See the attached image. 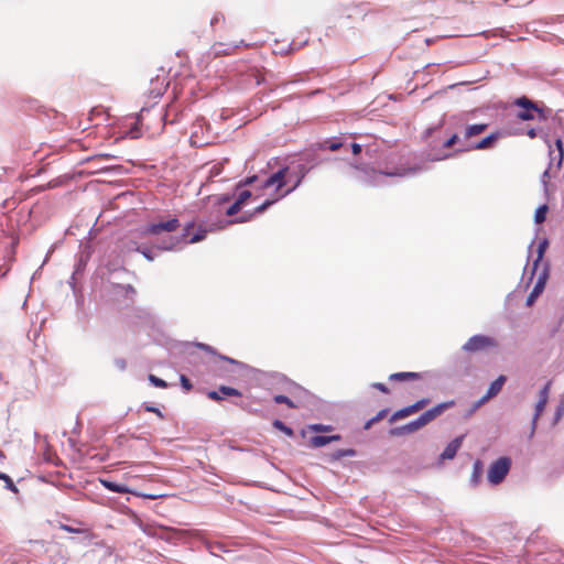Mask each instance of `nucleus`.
Instances as JSON below:
<instances>
[{
    "instance_id": "10",
    "label": "nucleus",
    "mask_w": 564,
    "mask_h": 564,
    "mask_svg": "<svg viewBox=\"0 0 564 564\" xmlns=\"http://www.w3.org/2000/svg\"><path fill=\"white\" fill-rule=\"evenodd\" d=\"M241 395H242V393L240 390L232 388V387H228V386H220L218 388V390H210L207 392V397L210 400L217 401V402L225 400L226 397L240 398Z\"/></svg>"
},
{
    "instance_id": "1",
    "label": "nucleus",
    "mask_w": 564,
    "mask_h": 564,
    "mask_svg": "<svg viewBox=\"0 0 564 564\" xmlns=\"http://www.w3.org/2000/svg\"><path fill=\"white\" fill-rule=\"evenodd\" d=\"M254 216L253 213H245L241 216L237 217L235 220H227L225 218H220L215 224L203 223L199 225L197 231L188 238L191 229L194 227L193 223H188L183 232L178 236H169L163 238L160 243L156 246V249L160 251H172L177 249L183 243H196L205 239L208 231H216L224 229L227 225L234 223H247L252 219Z\"/></svg>"
},
{
    "instance_id": "11",
    "label": "nucleus",
    "mask_w": 564,
    "mask_h": 564,
    "mask_svg": "<svg viewBox=\"0 0 564 564\" xmlns=\"http://www.w3.org/2000/svg\"><path fill=\"white\" fill-rule=\"evenodd\" d=\"M547 267L544 268V270L540 273L538 281L535 282V285L533 286L532 291L527 297L525 304L528 306H531L538 296L543 292L547 279Z\"/></svg>"
},
{
    "instance_id": "14",
    "label": "nucleus",
    "mask_w": 564,
    "mask_h": 564,
    "mask_svg": "<svg viewBox=\"0 0 564 564\" xmlns=\"http://www.w3.org/2000/svg\"><path fill=\"white\" fill-rule=\"evenodd\" d=\"M453 405H454V401L443 402V403H440V404L429 409L427 411H425L422 414L425 417V420L427 421V423H430L431 421L436 419L438 415H441L446 409H448Z\"/></svg>"
},
{
    "instance_id": "27",
    "label": "nucleus",
    "mask_w": 564,
    "mask_h": 564,
    "mask_svg": "<svg viewBox=\"0 0 564 564\" xmlns=\"http://www.w3.org/2000/svg\"><path fill=\"white\" fill-rule=\"evenodd\" d=\"M547 210H549V206L546 204H543L535 209V213H534L535 224H542L543 221H545Z\"/></svg>"
},
{
    "instance_id": "51",
    "label": "nucleus",
    "mask_w": 564,
    "mask_h": 564,
    "mask_svg": "<svg viewBox=\"0 0 564 564\" xmlns=\"http://www.w3.org/2000/svg\"><path fill=\"white\" fill-rule=\"evenodd\" d=\"M344 457H355L357 456V451L354 448H343Z\"/></svg>"
},
{
    "instance_id": "35",
    "label": "nucleus",
    "mask_w": 564,
    "mask_h": 564,
    "mask_svg": "<svg viewBox=\"0 0 564 564\" xmlns=\"http://www.w3.org/2000/svg\"><path fill=\"white\" fill-rule=\"evenodd\" d=\"M273 400L276 404H285L290 409L296 408V404L289 397H286L284 394H276V395H274Z\"/></svg>"
},
{
    "instance_id": "25",
    "label": "nucleus",
    "mask_w": 564,
    "mask_h": 564,
    "mask_svg": "<svg viewBox=\"0 0 564 564\" xmlns=\"http://www.w3.org/2000/svg\"><path fill=\"white\" fill-rule=\"evenodd\" d=\"M345 144L340 142L339 140H326L323 143L319 144V148L323 150H328L332 152H335L343 148Z\"/></svg>"
},
{
    "instance_id": "22",
    "label": "nucleus",
    "mask_w": 564,
    "mask_h": 564,
    "mask_svg": "<svg viewBox=\"0 0 564 564\" xmlns=\"http://www.w3.org/2000/svg\"><path fill=\"white\" fill-rule=\"evenodd\" d=\"M421 378V375L419 372H412V371H402V372H394L390 375L389 379L392 381H408V380H417Z\"/></svg>"
},
{
    "instance_id": "23",
    "label": "nucleus",
    "mask_w": 564,
    "mask_h": 564,
    "mask_svg": "<svg viewBox=\"0 0 564 564\" xmlns=\"http://www.w3.org/2000/svg\"><path fill=\"white\" fill-rule=\"evenodd\" d=\"M547 247H549V240L546 238L542 239L539 242L538 250H536V259L533 262L532 275L534 274L535 270L538 269L539 263L542 261Z\"/></svg>"
},
{
    "instance_id": "45",
    "label": "nucleus",
    "mask_w": 564,
    "mask_h": 564,
    "mask_svg": "<svg viewBox=\"0 0 564 564\" xmlns=\"http://www.w3.org/2000/svg\"><path fill=\"white\" fill-rule=\"evenodd\" d=\"M257 178H258L257 175L248 176L243 181H240L237 184V188H240V187L247 186V185H251L257 181Z\"/></svg>"
},
{
    "instance_id": "12",
    "label": "nucleus",
    "mask_w": 564,
    "mask_h": 564,
    "mask_svg": "<svg viewBox=\"0 0 564 564\" xmlns=\"http://www.w3.org/2000/svg\"><path fill=\"white\" fill-rule=\"evenodd\" d=\"M464 438H465V435H459V436H456L454 440H452L446 445L444 451L441 453L438 460L444 462V460L453 459L456 456L458 449L462 447Z\"/></svg>"
},
{
    "instance_id": "46",
    "label": "nucleus",
    "mask_w": 564,
    "mask_h": 564,
    "mask_svg": "<svg viewBox=\"0 0 564 564\" xmlns=\"http://www.w3.org/2000/svg\"><path fill=\"white\" fill-rule=\"evenodd\" d=\"M219 358H220L221 360H225V361H227V362H229V364H231V365H235V366H237V367H243V366H245L242 362H240V361H238V360H236V359H234V358H230V357H228V356L219 355Z\"/></svg>"
},
{
    "instance_id": "7",
    "label": "nucleus",
    "mask_w": 564,
    "mask_h": 564,
    "mask_svg": "<svg viewBox=\"0 0 564 564\" xmlns=\"http://www.w3.org/2000/svg\"><path fill=\"white\" fill-rule=\"evenodd\" d=\"M555 147L557 150V154H556V156H553V151L550 150L551 162H550L549 167L544 171L542 178H541V182L543 183L545 188L547 186L546 178H550L554 175L553 162L556 161V170H560L562 166V163H563V159H564V148H563V141L561 138H557L555 140Z\"/></svg>"
},
{
    "instance_id": "44",
    "label": "nucleus",
    "mask_w": 564,
    "mask_h": 564,
    "mask_svg": "<svg viewBox=\"0 0 564 564\" xmlns=\"http://www.w3.org/2000/svg\"><path fill=\"white\" fill-rule=\"evenodd\" d=\"M550 382H547L541 390H540V393H539V400H543L545 403H547V398H549V389H550Z\"/></svg>"
},
{
    "instance_id": "60",
    "label": "nucleus",
    "mask_w": 564,
    "mask_h": 564,
    "mask_svg": "<svg viewBox=\"0 0 564 564\" xmlns=\"http://www.w3.org/2000/svg\"><path fill=\"white\" fill-rule=\"evenodd\" d=\"M62 528H63L65 531H68V532H76V530H75V529H73V528H72V527H69V525H63Z\"/></svg>"
},
{
    "instance_id": "20",
    "label": "nucleus",
    "mask_w": 564,
    "mask_h": 564,
    "mask_svg": "<svg viewBox=\"0 0 564 564\" xmlns=\"http://www.w3.org/2000/svg\"><path fill=\"white\" fill-rule=\"evenodd\" d=\"M113 293L132 300L137 291L131 284H113Z\"/></svg>"
},
{
    "instance_id": "58",
    "label": "nucleus",
    "mask_w": 564,
    "mask_h": 564,
    "mask_svg": "<svg viewBox=\"0 0 564 564\" xmlns=\"http://www.w3.org/2000/svg\"><path fill=\"white\" fill-rule=\"evenodd\" d=\"M477 410L471 405L470 409L466 412L465 417H470Z\"/></svg>"
},
{
    "instance_id": "54",
    "label": "nucleus",
    "mask_w": 564,
    "mask_h": 564,
    "mask_svg": "<svg viewBox=\"0 0 564 564\" xmlns=\"http://www.w3.org/2000/svg\"><path fill=\"white\" fill-rule=\"evenodd\" d=\"M489 400H485V395H482L479 400L473 403V406L478 410L481 405H484Z\"/></svg>"
},
{
    "instance_id": "50",
    "label": "nucleus",
    "mask_w": 564,
    "mask_h": 564,
    "mask_svg": "<svg viewBox=\"0 0 564 564\" xmlns=\"http://www.w3.org/2000/svg\"><path fill=\"white\" fill-rule=\"evenodd\" d=\"M196 346L207 352H210V354H216L215 349L207 345V344H203V343H197Z\"/></svg>"
},
{
    "instance_id": "33",
    "label": "nucleus",
    "mask_w": 564,
    "mask_h": 564,
    "mask_svg": "<svg viewBox=\"0 0 564 564\" xmlns=\"http://www.w3.org/2000/svg\"><path fill=\"white\" fill-rule=\"evenodd\" d=\"M464 143V138L460 139L457 133H454L443 143V148L448 149L455 144H459V148H463Z\"/></svg>"
},
{
    "instance_id": "40",
    "label": "nucleus",
    "mask_w": 564,
    "mask_h": 564,
    "mask_svg": "<svg viewBox=\"0 0 564 564\" xmlns=\"http://www.w3.org/2000/svg\"><path fill=\"white\" fill-rule=\"evenodd\" d=\"M180 382L185 391H191L193 389L192 381L185 375H181Z\"/></svg>"
},
{
    "instance_id": "52",
    "label": "nucleus",
    "mask_w": 564,
    "mask_h": 564,
    "mask_svg": "<svg viewBox=\"0 0 564 564\" xmlns=\"http://www.w3.org/2000/svg\"><path fill=\"white\" fill-rule=\"evenodd\" d=\"M330 457H332L333 460L341 459L344 457L343 448L336 449L334 453H332Z\"/></svg>"
},
{
    "instance_id": "31",
    "label": "nucleus",
    "mask_w": 564,
    "mask_h": 564,
    "mask_svg": "<svg viewBox=\"0 0 564 564\" xmlns=\"http://www.w3.org/2000/svg\"><path fill=\"white\" fill-rule=\"evenodd\" d=\"M135 251L140 252L148 261H153L156 258V253L152 248L137 246Z\"/></svg>"
},
{
    "instance_id": "3",
    "label": "nucleus",
    "mask_w": 564,
    "mask_h": 564,
    "mask_svg": "<svg viewBox=\"0 0 564 564\" xmlns=\"http://www.w3.org/2000/svg\"><path fill=\"white\" fill-rule=\"evenodd\" d=\"M517 107L521 108L517 117L522 121H530L538 118L539 120H546L550 109L540 107L536 102L525 96L519 97L513 102Z\"/></svg>"
},
{
    "instance_id": "56",
    "label": "nucleus",
    "mask_w": 564,
    "mask_h": 564,
    "mask_svg": "<svg viewBox=\"0 0 564 564\" xmlns=\"http://www.w3.org/2000/svg\"><path fill=\"white\" fill-rule=\"evenodd\" d=\"M529 138L534 139L538 135V131L534 128H531L527 131Z\"/></svg>"
},
{
    "instance_id": "59",
    "label": "nucleus",
    "mask_w": 564,
    "mask_h": 564,
    "mask_svg": "<svg viewBox=\"0 0 564 564\" xmlns=\"http://www.w3.org/2000/svg\"><path fill=\"white\" fill-rule=\"evenodd\" d=\"M229 199H230V196L226 194L218 198V203H225V202H228Z\"/></svg>"
},
{
    "instance_id": "43",
    "label": "nucleus",
    "mask_w": 564,
    "mask_h": 564,
    "mask_svg": "<svg viewBox=\"0 0 564 564\" xmlns=\"http://www.w3.org/2000/svg\"><path fill=\"white\" fill-rule=\"evenodd\" d=\"M564 414V402H561L557 408H556V411L554 413V420H553V423L556 424L561 417L563 416Z\"/></svg>"
},
{
    "instance_id": "17",
    "label": "nucleus",
    "mask_w": 564,
    "mask_h": 564,
    "mask_svg": "<svg viewBox=\"0 0 564 564\" xmlns=\"http://www.w3.org/2000/svg\"><path fill=\"white\" fill-rule=\"evenodd\" d=\"M505 382L506 377L502 375L499 376L496 380H494L485 394V400H490L491 398L496 397L501 391Z\"/></svg>"
},
{
    "instance_id": "62",
    "label": "nucleus",
    "mask_w": 564,
    "mask_h": 564,
    "mask_svg": "<svg viewBox=\"0 0 564 564\" xmlns=\"http://www.w3.org/2000/svg\"><path fill=\"white\" fill-rule=\"evenodd\" d=\"M217 21H218V18H217V17H214V18L210 20L212 25H213L215 22H217Z\"/></svg>"
},
{
    "instance_id": "36",
    "label": "nucleus",
    "mask_w": 564,
    "mask_h": 564,
    "mask_svg": "<svg viewBox=\"0 0 564 564\" xmlns=\"http://www.w3.org/2000/svg\"><path fill=\"white\" fill-rule=\"evenodd\" d=\"M408 434H410L408 424L395 426L389 430V435L394 437L404 436Z\"/></svg>"
},
{
    "instance_id": "24",
    "label": "nucleus",
    "mask_w": 564,
    "mask_h": 564,
    "mask_svg": "<svg viewBox=\"0 0 564 564\" xmlns=\"http://www.w3.org/2000/svg\"><path fill=\"white\" fill-rule=\"evenodd\" d=\"M545 405H546V403L543 400H539L538 403L535 404V413L532 417L530 437H532L535 433L538 419L541 415V413L543 412Z\"/></svg>"
},
{
    "instance_id": "34",
    "label": "nucleus",
    "mask_w": 564,
    "mask_h": 564,
    "mask_svg": "<svg viewBox=\"0 0 564 564\" xmlns=\"http://www.w3.org/2000/svg\"><path fill=\"white\" fill-rule=\"evenodd\" d=\"M0 479L6 482V489H8L9 491L13 494H17L19 491L18 487L15 486V484L13 482L9 475L0 471Z\"/></svg>"
},
{
    "instance_id": "47",
    "label": "nucleus",
    "mask_w": 564,
    "mask_h": 564,
    "mask_svg": "<svg viewBox=\"0 0 564 564\" xmlns=\"http://www.w3.org/2000/svg\"><path fill=\"white\" fill-rule=\"evenodd\" d=\"M115 366L120 370L124 371L127 369V361L123 358H116L115 359Z\"/></svg>"
},
{
    "instance_id": "61",
    "label": "nucleus",
    "mask_w": 564,
    "mask_h": 564,
    "mask_svg": "<svg viewBox=\"0 0 564 564\" xmlns=\"http://www.w3.org/2000/svg\"><path fill=\"white\" fill-rule=\"evenodd\" d=\"M78 432H79V422L77 421L76 426L74 429V433H78Z\"/></svg>"
},
{
    "instance_id": "55",
    "label": "nucleus",
    "mask_w": 564,
    "mask_h": 564,
    "mask_svg": "<svg viewBox=\"0 0 564 564\" xmlns=\"http://www.w3.org/2000/svg\"><path fill=\"white\" fill-rule=\"evenodd\" d=\"M351 152L357 155L361 152V145L358 143H350Z\"/></svg>"
},
{
    "instance_id": "32",
    "label": "nucleus",
    "mask_w": 564,
    "mask_h": 564,
    "mask_svg": "<svg viewBox=\"0 0 564 564\" xmlns=\"http://www.w3.org/2000/svg\"><path fill=\"white\" fill-rule=\"evenodd\" d=\"M272 425H273L274 429L283 432L288 436H293L294 435V431L290 426H288L284 422H282L281 420H278V419L274 420L272 422Z\"/></svg>"
},
{
    "instance_id": "21",
    "label": "nucleus",
    "mask_w": 564,
    "mask_h": 564,
    "mask_svg": "<svg viewBox=\"0 0 564 564\" xmlns=\"http://www.w3.org/2000/svg\"><path fill=\"white\" fill-rule=\"evenodd\" d=\"M101 485L111 492L126 494L131 492L130 489L123 485L108 479H100Z\"/></svg>"
},
{
    "instance_id": "2",
    "label": "nucleus",
    "mask_w": 564,
    "mask_h": 564,
    "mask_svg": "<svg viewBox=\"0 0 564 564\" xmlns=\"http://www.w3.org/2000/svg\"><path fill=\"white\" fill-rule=\"evenodd\" d=\"M419 167L412 166L408 169L397 167L394 170L378 171L373 167L357 169V178L371 186H379L383 183L386 176H412L415 175Z\"/></svg>"
},
{
    "instance_id": "19",
    "label": "nucleus",
    "mask_w": 564,
    "mask_h": 564,
    "mask_svg": "<svg viewBox=\"0 0 564 564\" xmlns=\"http://www.w3.org/2000/svg\"><path fill=\"white\" fill-rule=\"evenodd\" d=\"M487 127L488 126L486 123H475V124L468 126L464 133V141H465L464 144L471 143L469 141V139L474 135H478V134L482 133L487 129Z\"/></svg>"
},
{
    "instance_id": "42",
    "label": "nucleus",
    "mask_w": 564,
    "mask_h": 564,
    "mask_svg": "<svg viewBox=\"0 0 564 564\" xmlns=\"http://www.w3.org/2000/svg\"><path fill=\"white\" fill-rule=\"evenodd\" d=\"M251 192L248 191V189H243L239 193L238 195V198L237 200L241 204V205H245L247 203V200L251 197Z\"/></svg>"
},
{
    "instance_id": "30",
    "label": "nucleus",
    "mask_w": 564,
    "mask_h": 564,
    "mask_svg": "<svg viewBox=\"0 0 564 564\" xmlns=\"http://www.w3.org/2000/svg\"><path fill=\"white\" fill-rule=\"evenodd\" d=\"M311 170V167H306L305 165H300V176L297 177L295 184L289 188L283 195L282 197H284L285 195L290 194L291 192H293L302 182V180L305 177V175L308 173V171Z\"/></svg>"
},
{
    "instance_id": "9",
    "label": "nucleus",
    "mask_w": 564,
    "mask_h": 564,
    "mask_svg": "<svg viewBox=\"0 0 564 564\" xmlns=\"http://www.w3.org/2000/svg\"><path fill=\"white\" fill-rule=\"evenodd\" d=\"M430 402L429 399H421L419 401H416L415 403L413 404H410L408 406H404L398 411H395L389 419V422L390 423H393L398 420H401V419H404L420 410H422L427 403Z\"/></svg>"
},
{
    "instance_id": "63",
    "label": "nucleus",
    "mask_w": 564,
    "mask_h": 564,
    "mask_svg": "<svg viewBox=\"0 0 564 564\" xmlns=\"http://www.w3.org/2000/svg\"><path fill=\"white\" fill-rule=\"evenodd\" d=\"M3 456H4L3 453L0 451V457H3Z\"/></svg>"
},
{
    "instance_id": "29",
    "label": "nucleus",
    "mask_w": 564,
    "mask_h": 564,
    "mask_svg": "<svg viewBox=\"0 0 564 564\" xmlns=\"http://www.w3.org/2000/svg\"><path fill=\"white\" fill-rule=\"evenodd\" d=\"M87 261H88V256L80 254V257L78 258V261L75 265V270L73 272L72 280H75V276L77 274H82L84 272Z\"/></svg>"
},
{
    "instance_id": "28",
    "label": "nucleus",
    "mask_w": 564,
    "mask_h": 564,
    "mask_svg": "<svg viewBox=\"0 0 564 564\" xmlns=\"http://www.w3.org/2000/svg\"><path fill=\"white\" fill-rule=\"evenodd\" d=\"M389 412V409H382L380 410L373 417H371L370 420H368L365 425H364V430H369L375 423L381 421L382 419H384L387 416Z\"/></svg>"
},
{
    "instance_id": "57",
    "label": "nucleus",
    "mask_w": 564,
    "mask_h": 564,
    "mask_svg": "<svg viewBox=\"0 0 564 564\" xmlns=\"http://www.w3.org/2000/svg\"><path fill=\"white\" fill-rule=\"evenodd\" d=\"M110 158H112V155H110V154H99L95 159H97V160H108Z\"/></svg>"
},
{
    "instance_id": "41",
    "label": "nucleus",
    "mask_w": 564,
    "mask_h": 564,
    "mask_svg": "<svg viewBox=\"0 0 564 564\" xmlns=\"http://www.w3.org/2000/svg\"><path fill=\"white\" fill-rule=\"evenodd\" d=\"M144 410L147 412H151V413L156 414V416L162 419V420L164 419V414L162 413V411L158 406H154V405H151V404H144Z\"/></svg>"
},
{
    "instance_id": "18",
    "label": "nucleus",
    "mask_w": 564,
    "mask_h": 564,
    "mask_svg": "<svg viewBox=\"0 0 564 564\" xmlns=\"http://www.w3.org/2000/svg\"><path fill=\"white\" fill-rule=\"evenodd\" d=\"M240 45L248 46V44H246L243 41H240L239 44L235 45L218 43L213 46V50L216 56L229 55L234 52V50L238 48Z\"/></svg>"
},
{
    "instance_id": "53",
    "label": "nucleus",
    "mask_w": 564,
    "mask_h": 564,
    "mask_svg": "<svg viewBox=\"0 0 564 564\" xmlns=\"http://www.w3.org/2000/svg\"><path fill=\"white\" fill-rule=\"evenodd\" d=\"M137 496L139 497H143L145 499H151V500H154V499H158L160 497H163L164 495H154V494H137Z\"/></svg>"
},
{
    "instance_id": "15",
    "label": "nucleus",
    "mask_w": 564,
    "mask_h": 564,
    "mask_svg": "<svg viewBox=\"0 0 564 564\" xmlns=\"http://www.w3.org/2000/svg\"><path fill=\"white\" fill-rule=\"evenodd\" d=\"M484 473V463L480 459H476L473 464V471L469 478V485L473 488L478 487L481 481V476Z\"/></svg>"
},
{
    "instance_id": "5",
    "label": "nucleus",
    "mask_w": 564,
    "mask_h": 564,
    "mask_svg": "<svg viewBox=\"0 0 564 564\" xmlns=\"http://www.w3.org/2000/svg\"><path fill=\"white\" fill-rule=\"evenodd\" d=\"M496 346L497 343L494 338L486 335H474L463 345L462 349L466 352H477Z\"/></svg>"
},
{
    "instance_id": "26",
    "label": "nucleus",
    "mask_w": 564,
    "mask_h": 564,
    "mask_svg": "<svg viewBox=\"0 0 564 564\" xmlns=\"http://www.w3.org/2000/svg\"><path fill=\"white\" fill-rule=\"evenodd\" d=\"M406 424L409 427V432L411 434V433L422 429L423 426H425L427 424V421L425 420L423 414H421L417 419H415Z\"/></svg>"
},
{
    "instance_id": "49",
    "label": "nucleus",
    "mask_w": 564,
    "mask_h": 564,
    "mask_svg": "<svg viewBox=\"0 0 564 564\" xmlns=\"http://www.w3.org/2000/svg\"><path fill=\"white\" fill-rule=\"evenodd\" d=\"M330 429H332L330 425H324V424L312 425V430L315 432H325V431H329Z\"/></svg>"
},
{
    "instance_id": "48",
    "label": "nucleus",
    "mask_w": 564,
    "mask_h": 564,
    "mask_svg": "<svg viewBox=\"0 0 564 564\" xmlns=\"http://www.w3.org/2000/svg\"><path fill=\"white\" fill-rule=\"evenodd\" d=\"M371 387L373 389H377V390L381 391L382 393H389L390 392L389 388L384 383H381V382H375V383L371 384Z\"/></svg>"
},
{
    "instance_id": "8",
    "label": "nucleus",
    "mask_w": 564,
    "mask_h": 564,
    "mask_svg": "<svg viewBox=\"0 0 564 564\" xmlns=\"http://www.w3.org/2000/svg\"><path fill=\"white\" fill-rule=\"evenodd\" d=\"M501 133L499 131L492 132L485 137L484 139L479 140L478 142L474 143H466L463 145V148H458L457 152H468L471 150H487L492 149L497 142V140L500 138Z\"/></svg>"
},
{
    "instance_id": "4",
    "label": "nucleus",
    "mask_w": 564,
    "mask_h": 564,
    "mask_svg": "<svg viewBox=\"0 0 564 564\" xmlns=\"http://www.w3.org/2000/svg\"><path fill=\"white\" fill-rule=\"evenodd\" d=\"M512 460L509 456H501L496 459L488 468L487 479L490 485L501 484L511 469Z\"/></svg>"
},
{
    "instance_id": "13",
    "label": "nucleus",
    "mask_w": 564,
    "mask_h": 564,
    "mask_svg": "<svg viewBox=\"0 0 564 564\" xmlns=\"http://www.w3.org/2000/svg\"><path fill=\"white\" fill-rule=\"evenodd\" d=\"M288 167H282L271 174L262 184L263 188L271 187L275 185L276 189L282 188L285 185V176L288 172Z\"/></svg>"
},
{
    "instance_id": "37",
    "label": "nucleus",
    "mask_w": 564,
    "mask_h": 564,
    "mask_svg": "<svg viewBox=\"0 0 564 564\" xmlns=\"http://www.w3.org/2000/svg\"><path fill=\"white\" fill-rule=\"evenodd\" d=\"M278 199H265L261 205H259L258 207H256L253 209V214L254 216L256 215H259V214H262L264 213L268 208H270Z\"/></svg>"
},
{
    "instance_id": "6",
    "label": "nucleus",
    "mask_w": 564,
    "mask_h": 564,
    "mask_svg": "<svg viewBox=\"0 0 564 564\" xmlns=\"http://www.w3.org/2000/svg\"><path fill=\"white\" fill-rule=\"evenodd\" d=\"M180 227V221L176 217L166 221L153 223L144 227L143 235L160 236L163 231L174 232Z\"/></svg>"
},
{
    "instance_id": "39",
    "label": "nucleus",
    "mask_w": 564,
    "mask_h": 564,
    "mask_svg": "<svg viewBox=\"0 0 564 564\" xmlns=\"http://www.w3.org/2000/svg\"><path fill=\"white\" fill-rule=\"evenodd\" d=\"M242 205L236 199L226 210L227 216H235L241 209Z\"/></svg>"
},
{
    "instance_id": "38",
    "label": "nucleus",
    "mask_w": 564,
    "mask_h": 564,
    "mask_svg": "<svg viewBox=\"0 0 564 564\" xmlns=\"http://www.w3.org/2000/svg\"><path fill=\"white\" fill-rule=\"evenodd\" d=\"M148 380L150 381V383L156 388H167V382L154 375H149L148 377Z\"/></svg>"
},
{
    "instance_id": "16",
    "label": "nucleus",
    "mask_w": 564,
    "mask_h": 564,
    "mask_svg": "<svg viewBox=\"0 0 564 564\" xmlns=\"http://www.w3.org/2000/svg\"><path fill=\"white\" fill-rule=\"evenodd\" d=\"M341 440V436L339 434L334 435H314L311 437V444L314 447H323L332 442H336Z\"/></svg>"
}]
</instances>
